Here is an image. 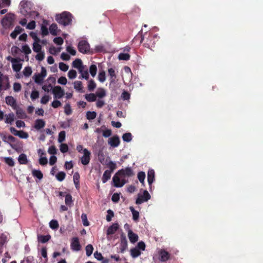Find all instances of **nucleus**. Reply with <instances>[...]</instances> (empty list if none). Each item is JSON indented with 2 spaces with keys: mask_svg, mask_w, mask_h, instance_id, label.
Returning <instances> with one entry per match:
<instances>
[{
  "mask_svg": "<svg viewBox=\"0 0 263 263\" xmlns=\"http://www.w3.org/2000/svg\"><path fill=\"white\" fill-rule=\"evenodd\" d=\"M78 48L79 52L85 54L89 51L90 46L87 41L85 40H81L78 43Z\"/></svg>",
  "mask_w": 263,
  "mask_h": 263,
  "instance_id": "20e7f679",
  "label": "nucleus"
},
{
  "mask_svg": "<svg viewBox=\"0 0 263 263\" xmlns=\"http://www.w3.org/2000/svg\"><path fill=\"white\" fill-rule=\"evenodd\" d=\"M60 150L63 153H65L68 152V147L66 144L62 143L60 146Z\"/></svg>",
  "mask_w": 263,
  "mask_h": 263,
  "instance_id": "680f3d73",
  "label": "nucleus"
},
{
  "mask_svg": "<svg viewBox=\"0 0 263 263\" xmlns=\"http://www.w3.org/2000/svg\"><path fill=\"white\" fill-rule=\"evenodd\" d=\"M14 109L16 110V114L18 118L25 119L27 118L26 114L22 108L17 106Z\"/></svg>",
  "mask_w": 263,
  "mask_h": 263,
  "instance_id": "dca6fc26",
  "label": "nucleus"
},
{
  "mask_svg": "<svg viewBox=\"0 0 263 263\" xmlns=\"http://www.w3.org/2000/svg\"><path fill=\"white\" fill-rule=\"evenodd\" d=\"M85 249L87 256H90L92 254L93 250V246L89 244L86 247Z\"/></svg>",
  "mask_w": 263,
  "mask_h": 263,
  "instance_id": "8fccbe9b",
  "label": "nucleus"
},
{
  "mask_svg": "<svg viewBox=\"0 0 263 263\" xmlns=\"http://www.w3.org/2000/svg\"><path fill=\"white\" fill-rule=\"evenodd\" d=\"M107 212V214L106 215V220L109 222L111 220L112 218L114 216V214L113 211L110 209L108 210Z\"/></svg>",
  "mask_w": 263,
  "mask_h": 263,
  "instance_id": "bf43d9fd",
  "label": "nucleus"
},
{
  "mask_svg": "<svg viewBox=\"0 0 263 263\" xmlns=\"http://www.w3.org/2000/svg\"><path fill=\"white\" fill-rule=\"evenodd\" d=\"M122 139L124 141L129 142L132 140V135L130 133H126L123 135Z\"/></svg>",
  "mask_w": 263,
  "mask_h": 263,
  "instance_id": "c9c22d12",
  "label": "nucleus"
},
{
  "mask_svg": "<svg viewBox=\"0 0 263 263\" xmlns=\"http://www.w3.org/2000/svg\"><path fill=\"white\" fill-rule=\"evenodd\" d=\"M5 161L10 166H13L14 165V160L11 157L5 158Z\"/></svg>",
  "mask_w": 263,
  "mask_h": 263,
  "instance_id": "052dcab7",
  "label": "nucleus"
},
{
  "mask_svg": "<svg viewBox=\"0 0 263 263\" xmlns=\"http://www.w3.org/2000/svg\"><path fill=\"white\" fill-rule=\"evenodd\" d=\"M6 102L11 106L13 109H15L17 106L16 100L12 96H7L6 97Z\"/></svg>",
  "mask_w": 263,
  "mask_h": 263,
  "instance_id": "f8f14e48",
  "label": "nucleus"
},
{
  "mask_svg": "<svg viewBox=\"0 0 263 263\" xmlns=\"http://www.w3.org/2000/svg\"><path fill=\"white\" fill-rule=\"evenodd\" d=\"M120 175L118 174L117 172L112 178V182L114 185L116 187H121L124 185V182L121 183V180L120 178Z\"/></svg>",
  "mask_w": 263,
  "mask_h": 263,
  "instance_id": "9b49d317",
  "label": "nucleus"
},
{
  "mask_svg": "<svg viewBox=\"0 0 263 263\" xmlns=\"http://www.w3.org/2000/svg\"><path fill=\"white\" fill-rule=\"evenodd\" d=\"M5 116L6 117L5 120L6 123L11 124L12 122L14 121V114L13 112H11L8 114V115H6Z\"/></svg>",
  "mask_w": 263,
  "mask_h": 263,
  "instance_id": "cd10ccee",
  "label": "nucleus"
},
{
  "mask_svg": "<svg viewBox=\"0 0 263 263\" xmlns=\"http://www.w3.org/2000/svg\"><path fill=\"white\" fill-rule=\"evenodd\" d=\"M97 113L95 111H88L86 113V118L88 120H93L96 118Z\"/></svg>",
  "mask_w": 263,
  "mask_h": 263,
  "instance_id": "a19ab883",
  "label": "nucleus"
},
{
  "mask_svg": "<svg viewBox=\"0 0 263 263\" xmlns=\"http://www.w3.org/2000/svg\"><path fill=\"white\" fill-rule=\"evenodd\" d=\"M97 71V67L96 65L92 64L89 67V72L92 77H94Z\"/></svg>",
  "mask_w": 263,
  "mask_h": 263,
  "instance_id": "79ce46f5",
  "label": "nucleus"
},
{
  "mask_svg": "<svg viewBox=\"0 0 263 263\" xmlns=\"http://www.w3.org/2000/svg\"><path fill=\"white\" fill-rule=\"evenodd\" d=\"M49 31L50 33L55 36L58 34V26L56 24L53 23L49 26Z\"/></svg>",
  "mask_w": 263,
  "mask_h": 263,
  "instance_id": "c756f323",
  "label": "nucleus"
},
{
  "mask_svg": "<svg viewBox=\"0 0 263 263\" xmlns=\"http://www.w3.org/2000/svg\"><path fill=\"white\" fill-rule=\"evenodd\" d=\"M83 156L81 158V163L86 165L89 164L90 160V152L86 148L83 149Z\"/></svg>",
  "mask_w": 263,
  "mask_h": 263,
  "instance_id": "6e6552de",
  "label": "nucleus"
},
{
  "mask_svg": "<svg viewBox=\"0 0 263 263\" xmlns=\"http://www.w3.org/2000/svg\"><path fill=\"white\" fill-rule=\"evenodd\" d=\"M128 237L132 243H135L138 240V235L134 233L132 230L128 231Z\"/></svg>",
  "mask_w": 263,
  "mask_h": 263,
  "instance_id": "f3484780",
  "label": "nucleus"
},
{
  "mask_svg": "<svg viewBox=\"0 0 263 263\" xmlns=\"http://www.w3.org/2000/svg\"><path fill=\"white\" fill-rule=\"evenodd\" d=\"M160 260L161 261H166L168 260L170 257V254L164 250H161L159 251Z\"/></svg>",
  "mask_w": 263,
  "mask_h": 263,
  "instance_id": "4468645a",
  "label": "nucleus"
},
{
  "mask_svg": "<svg viewBox=\"0 0 263 263\" xmlns=\"http://www.w3.org/2000/svg\"><path fill=\"white\" fill-rule=\"evenodd\" d=\"M117 174H119L120 177H130L134 175V172L130 167H126L125 169H121L117 172Z\"/></svg>",
  "mask_w": 263,
  "mask_h": 263,
  "instance_id": "1a4fd4ad",
  "label": "nucleus"
},
{
  "mask_svg": "<svg viewBox=\"0 0 263 263\" xmlns=\"http://www.w3.org/2000/svg\"><path fill=\"white\" fill-rule=\"evenodd\" d=\"M30 36L34 40V43L41 42L40 39L37 37V34L33 32L30 33Z\"/></svg>",
  "mask_w": 263,
  "mask_h": 263,
  "instance_id": "e2e57ef3",
  "label": "nucleus"
},
{
  "mask_svg": "<svg viewBox=\"0 0 263 263\" xmlns=\"http://www.w3.org/2000/svg\"><path fill=\"white\" fill-rule=\"evenodd\" d=\"M22 52H23L25 54L28 55L31 52V50L28 45H25L22 46Z\"/></svg>",
  "mask_w": 263,
  "mask_h": 263,
  "instance_id": "864d4df0",
  "label": "nucleus"
},
{
  "mask_svg": "<svg viewBox=\"0 0 263 263\" xmlns=\"http://www.w3.org/2000/svg\"><path fill=\"white\" fill-rule=\"evenodd\" d=\"M70 248L71 249L74 251H79L81 250L82 246L80 243L78 237H75L71 239Z\"/></svg>",
  "mask_w": 263,
  "mask_h": 263,
  "instance_id": "423d86ee",
  "label": "nucleus"
},
{
  "mask_svg": "<svg viewBox=\"0 0 263 263\" xmlns=\"http://www.w3.org/2000/svg\"><path fill=\"white\" fill-rule=\"evenodd\" d=\"M13 70L15 72H18L22 68V64L18 63H13L12 65Z\"/></svg>",
  "mask_w": 263,
  "mask_h": 263,
  "instance_id": "a18cd8bd",
  "label": "nucleus"
},
{
  "mask_svg": "<svg viewBox=\"0 0 263 263\" xmlns=\"http://www.w3.org/2000/svg\"><path fill=\"white\" fill-rule=\"evenodd\" d=\"M98 80L101 82H104L105 81L106 75L104 70H102L99 72L98 74Z\"/></svg>",
  "mask_w": 263,
  "mask_h": 263,
  "instance_id": "58836bf2",
  "label": "nucleus"
},
{
  "mask_svg": "<svg viewBox=\"0 0 263 263\" xmlns=\"http://www.w3.org/2000/svg\"><path fill=\"white\" fill-rule=\"evenodd\" d=\"M155 180V171L154 170H149L147 172V181L148 184L151 187L152 184Z\"/></svg>",
  "mask_w": 263,
  "mask_h": 263,
  "instance_id": "2eb2a0df",
  "label": "nucleus"
},
{
  "mask_svg": "<svg viewBox=\"0 0 263 263\" xmlns=\"http://www.w3.org/2000/svg\"><path fill=\"white\" fill-rule=\"evenodd\" d=\"M96 95L99 98H102L106 96L105 90L102 88H100L98 89Z\"/></svg>",
  "mask_w": 263,
  "mask_h": 263,
  "instance_id": "e433bc0d",
  "label": "nucleus"
},
{
  "mask_svg": "<svg viewBox=\"0 0 263 263\" xmlns=\"http://www.w3.org/2000/svg\"><path fill=\"white\" fill-rule=\"evenodd\" d=\"M0 137L4 142L8 143L13 149H17L16 145L11 143V142H15L16 141V139L15 137L11 135L7 136L3 133L2 134H0Z\"/></svg>",
  "mask_w": 263,
  "mask_h": 263,
  "instance_id": "7ed1b4c3",
  "label": "nucleus"
},
{
  "mask_svg": "<svg viewBox=\"0 0 263 263\" xmlns=\"http://www.w3.org/2000/svg\"><path fill=\"white\" fill-rule=\"evenodd\" d=\"M53 42L58 45H61L63 44L64 41L61 37H57L53 39Z\"/></svg>",
  "mask_w": 263,
  "mask_h": 263,
  "instance_id": "338daca9",
  "label": "nucleus"
},
{
  "mask_svg": "<svg viewBox=\"0 0 263 263\" xmlns=\"http://www.w3.org/2000/svg\"><path fill=\"white\" fill-rule=\"evenodd\" d=\"M96 87V84L95 82L94 81V80H93L92 79L90 80L88 82V90L90 91H93V90L95 89V88Z\"/></svg>",
  "mask_w": 263,
  "mask_h": 263,
  "instance_id": "ea45409f",
  "label": "nucleus"
},
{
  "mask_svg": "<svg viewBox=\"0 0 263 263\" xmlns=\"http://www.w3.org/2000/svg\"><path fill=\"white\" fill-rule=\"evenodd\" d=\"M72 196L70 194H68L65 196V202L67 205H70L72 203Z\"/></svg>",
  "mask_w": 263,
  "mask_h": 263,
  "instance_id": "09e8293b",
  "label": "nucleus"
},
{
  "mask_svg": "<svg viewBox=\"0 0 263 263\" xmlns=\"http://www.w3.org/2000/svg\"><path fill=\"white\" fill-rule=\"evenodd\" d=\"M127 247V241L125 236H122L121 240L120 252L123 253Z\"/></svg>",
  "mask_w": 263,
  "mask_h": 263,
  "instance_id": "b1692460",
  "label": "nucleus"
},
{
  "mask_svg": "<svg viewBox=\"0 0 263 263\" xmlns=\"http://www.w3.org/2000/svg\"><path fill=\"white\" fill-rule=\"evenodd\" d=\"M66 177V174L64 172H60L56 175V178L59 181H62Z\"/></svg>",
  "mask_w": 263,
  "mask_h": 263,
  "instance_id": "37998d69",
  "label": "nucleus"
},
{
  "mask_svg": "<svg viewBox=\"0 0 263 263\" xmlns=\"http://www.w3.org/2000/svg\"><path fill=\"white\" fill-rule=\"evenodd\" d=\"M52 93L54 99H61L65 95L64 90L60 86H56L52 89Z\"/></svg>",
  "mask_w": 263,
  "mask_h": 263,
  "instance_id": "0eeeda50",
  "label": "nucleus"
},
{
  "mask_svg": "<svg viewBox=\"0 0 263 263\" xmlns=\"http://www.w3.org/2000/svg\"><path fill=\"white\" fill-rule=\"evenodd\" d=\"M108 143L112 147H118L120 143V140L118 135H115L109 138Z\"/></svg>",
  "mask_w": 263,
  "mask_h": 263,
  "instance_id": "9d476101",
  "label": "nucleus"
},
{
  "mask_svg": "<svg viewBox=\"0 0 263 263\" xmlns=\"http://www.w3.org/2000/svg\"><path fill=\"white\" fill-rule=\"evenodd\" d=\"M85 98L88 102H91L96 101L97 96L93 93H87L85 95Z\"/></svg>",
  "mask_w": 263,
  "mask_h": 263,
  "instance_id": "c85d7f7f",
  "label": "nucleus"
},
{
  "mask_svg": "<svg viewBox=\"0 0 263 263\" xmlns=\"http://www.w3.org/2000/svg\"><path fill=\"white\" fill-rule=\"evenodd\" d=\"M32 69L30 67H26L23 70V74L26 77H29L32 73Z\"/></svg>",
  "mask_w": 263,
  "mask_h": 263,
  "instance_id": "de8ad7c7",
  "label": "nucleus"
},
{
  "mask_svg": "<svg viewBox=\"0 0 263 263\" xmlns=\"http://www.w3.org/2000/svg\"><path fill=\"white\" fill-rule=\"evenodd\" d=\"M72 65L73 67L77 68L79 71L80 70V69H84L82 61L80 59H77L74 61H73Z\"/></svg>",
  "mask_w": 263,
  "mask_h": 263,
  "instance_id": "6ab92c4d",
  "label": "nucleus"
},
{
  "mask_svg": "<svg viewBox=\"0 0 263 263\" xmlns=\"http://www.w3.org/2000/svg\"><path fill=\"white\" fill-rule=\"evenodd\" d=\"M24 29L19 26H16L13 31L10 34V36L12 39H15L17 35L21 33Z\"/></svg>",
  "mask_w": 263,
  "mask_h": 263,
  "instance_id": "412c9836",
  "label": "nucleus"
},
{
  "mask_svg": "<svg viewBox=\"0 0 263 263\" xmlns=\"http://www.w3.org/2000/svg\"><path fill=\"white\" fill-rule=\"evenodd\" d=\"M40 42L33 43V50L35 52H41L42 46L39 44Z\"/></svg>",
  "mask_w": 263,
  "mask_h": 263,
  "instance_id": "c03bdc74",
  "label": "nucleus"
},
{
  "mask_svg": "<svg viewBox=\"0 0 263 263\" xmlns=\"http://www.w3.org/2000/svg\"><path fill=\"white\" fill-rule=\"evenodd\" d=\"M29 4H30V3L26 0H23L21 2L20 6L21 7V13H22L23 14H25V12L27 13H28V11L26 9L28 7V6Z\"/></svg>",
  "mask_w": 263,
  "mask_h": 263,
  "instance_id": "4be33fe9",
  "label": "nucleus"
},
{
  "mask_svg": "<svg viewBox=\"0 0 263 263\" xmlns=\"http://www.w3.org/2000/svg\"><path fill=\"white\" fill-rule=\"evenodd\" d=\"M77 72L75 70L71 69L68 72V77L70 79H73L77 77Z\"/></svg>",
  "mask_w": 263,
  "mask_h": 263,
  "instance_id": "13d9d810",
  "label": "nucleus"
},
{
  "mask_svg": "<svg viewBox=\"0 0 263 263\" xmlns=\"http://www.w3.org/2000/svg\"><path fill=\"white\" fill-rule=\"evenodd\" d=\"M45 125V122L43 119H37L35 121L34 127L37 130H40L43 128Z\"/></svg>",
  "mask_w": 263,
  "mask_h": 263,
  "instance_id": "aec40b11",
  "label": "nucleus"
},
{
  "mask_svg": "<svg viewBox=\"0 0 263 263\" xmlns=\"http://www.w3.org/2000/svg\"><path fill=\"white\" fill-rule=\"evenodd\" d=\"M80 175L78 172H76L73 176V182L77 190L80 189Z\"/></svg>",
  "mask_w": 263,
  "mask_h": 263,
  "instance_id": "5701e85b",
  "label": "nucleus"
},
{
  "mask_svg": "<svg viewBox=\"0 0 263 263\" xmlns=\"http://www.w3.org/2000/svg\"><path fill=\"white\" fill-rule=\"evenodd\" d=\"M18 161L21 164H26L28 163L27 156L25 154H21L19 155Z\"/></svg>",
  "mask_w": 263,
  "mask_h": 263,
  "instance_id": "a878e982",
  "label": "nucleus"
},
{
  "mask_svg": "<svg viewBox=\"0 0 263 263\" xmlns=\"http://www.w3.org/2000/svg\"><path fill=\"white\" fill-rule=\"evenodd\" d=\"M138 178L139 180V181L142 183L144 184V179L145 178V174L144 172H140L138 174Z\"/></svg>",
  "mask_w": 263,
  "mask_h": 263,
  "instance_id": "3c124183",
  "label": "nucleus"
},
{
  "mask_svg": "<svg viewBox=\"0 0 263 263\" xmlns=\"http://www.w3.org/2000/svg\"><path fill=\"white\" fill-rule=\"evenodd\" d=\"M59 68L63 71H66L68 69V66L63 62H60L59 63Z\"/></svg>",
  "mask_w": 263,
  "mask_h": 263,
  "instance_id": "0e129e2a",
  "label": "nucleus"
},
{
  "mask_svg": "<svg viewBox=\"0 0 263 263\" xmlns=\"http://www.w3.org/2000/svg\"><path fill=\"white\" fill-rule=\"evenodd\" d=\"M151 198V195L146 190H144L143 194H138V197L136 201L137 204H140L144 202L148 201Z\"/></svg>",
  "mask_w": 263,
  "mask_h": 263,
  "instance_id": "39448f33",
  "label": "nucleus"
},
{
  "mask_svg": "<svg viewBox=\"0 0 263 263\" xmlns=\"http://www.w3.org/2000/svg\"><path fill=\"white\" fill-rule=\"evenodd\" d=\"M141 253V251L136 247L130 249V255L133 258L138 257Z\"/></svg>",
  "mask_w": 263,
  "mask_h": 263,
  "instance_id": "7c9ffc66",
  "label": "nucleus"
},
{
  "mask_svg": "<svg viewBox=\"0 0 263 263\" xmlns=\"http://www.w3.org/2000/svg\"><path fill=\"white\" fill-rule=\"evenodd\" d=\"M16 136H18L22 139H27L28 137V134L23 130H20L18 131Z\"/></svg>",
  "mask_w": 263,
  "mask_h": 263,
  "instance_id": "603ef678",
  "label": "nucleus"
},
{
  "mask_svg": "<svg viewBox=\"0 0 263 263\" xmlns=\"http://www.w3.org/2000/svg\"><path fill=\"white\" fill-rule=\"evenodd\" d=\"M81 73V77L79 78H83L87 80L89 79V74L87 70H84V69H80L79 71Z\"/></svg>",
  "mask_w": 263,
  "mask_h": 263,
  "instance_id": "72a5a7b5",
  "label": "nucleus"
},
{
  "mask_svg": "<svg viewBox=\"0 0 263 263\" xmlns=\"http://www.w3.org/2000/svg\"><path fill=\"white\" fill-rule=\"evenodd\" d=\"M49 226L52 230H57L59 227V224L57 220L53 219L50 221Z\"/></svg>",
  "mask_w": 263,
  "mask_h": 263,
  "instance_id": "f704fd0d",
  "label": "nucleus"
},
{
  "mask_svg": "<svg viewBox=\"0 0 263 263\" xmlns=\"http://www.w3.org/2000/svg\"><path fill=\"white\" fill-rule=\"evenodd\" d=\"M65 132L61 131L59 134L58 141L59 143H62L65 140Z\"/></svg>",
  "mask_w": 263,
  "mask_h": 263,
  "instance_id": "4d7b16f0",
  "label": "nucleus"
},
{
  "mask_svg": "<svg viewBox=\"0 0 263 263\" xmlns=\"http://www.w3.org/2000/svg\"><path fill=\"white\" fill-rule=\"evenodd\" d=\"M51 236L49 235H38L37 239L38 241L41 243H46L49 240Z\"/></svg>",
  "mask_w": 263,
  "mask_h": 263,
  "instance_id": "bb28decb",
  "label": "nucleus"
},
{
  "mask_svg": "<svg viewBox=\"0 0 263 263\" xmlns=\"http://www.w3.org/2000/svg\"><path fill=\"white\" fill-rule=\"evenodd\" d=\"M64 112L66 115H70L72 111L69 103H67L64 107Z\"/></svg>",
  "mask_w": 263,
  "mask_h": 263,
  "instance_id": "49530a36",
  "label": "nucleus"
},
{
  "mask_svg": "<svg viewBox=\"0 0 263 263\" xmlns=\"http://www.w3.org/2000/svg\"><path fill=\"white\" fill-rule=\"evenodd\" d=\"M81 219L83 222V224L84 226H88L89 223L87 220V215L85 213H83L81 215Z\"/></svg>",
  "mask_w": 263,
  "mask_h": 263,
  "instance_id": "6e6d98bb",
  "label": "nucleus"
},
{
  "mask_svg": "<svg viewBox=\"0 0 263 263\" xmlns=\"http://www.w3.org/2000/svg\"><path fill=\"white\" fill-rule=\"evenodd\" d=\"M34 78L35 83L37 84H41L42 83L44 78L41 76V75L39 73L37 74H35L34 76Z\"/></svg>",
  "mask_w": 263,
  "mask_h": 263,
  "instance_id": "5fc2aeb1",
  "label": "nucleus"
},
{
  "mask_svg": "<svg viewBox=\"0 0 263 263\" xmlns=\"http://www.w3.org/2000/svg\"><path fill=\"white\" fill-rule=\"evenodd\" d=\"M111 174V171H109V170H106L104 172L102 178V180L103 183H106L109 179H110Z\"/></svg>",
  "mask_w": 263,
  "mask_h": 263,
  "instance_id": "393cba45",
  "label": "nucleus"
},
{
  "mask_svg": "<svg viewBox=\"0 0 263 263\" xmlns=\"http://www.w3.org/2000/svg\"><path fill=\"white\" fill-rule=\"evenodd\" d=\"M108 73L110 78V83H115L117 78V74L115 70L112 68H109L108 69Z\"/></svg>",
  "mask_w": 263,
  "mask_h": 263,
  "instance_id": "ddd939ff",
  "label": "nucleus"
},
{
  "mask_svg": "<svg viewBox=\"0 0 263 263\" xmlns=\"http://www.w3.org/2000/svg\"><path fill=\"white\" fill-rule=\"evenodd\" d=\"M32 174L34 177L37 178L40 180L42 179L43 177V175L40 170H33L32 171Z\"/></svg>",
  "mask_w": 263,
  "mask_h": 263,
  "instance_id": "473e14b6",
  "label": "nucleus"
},
{
  "mask_svg": "<svg viewBox=\"0 0 263 263\" xmlns=\"http://www.w3.org/2000/svg\"><path fill=\"white\" fill-rule=\"evenodd\" d=\"M119 229V224L118 223H114L110 226L107 230V235H112L116 233V232Z\"/></svg>",
  "mask_w": 263,
  "mask_h": 263,
  "instance_id": "a211bd4d",
  "label": "nucleus"
},
{
  "mask_svg": "<svg viewBox=\"0 0 263 263\" xmlns=\"http://www.w3.org/2000/svg\"><path fill=\"white\" fill-rule=\"evenodd\" d=\"M118 58L120 60L127 61L130 59V55L128 53H121L119 54Z\"/></svg>",
  "mask_w": 263,
  "mask_h": 263,
  "instance_id": "4c0bfd02",
  "label": "nucleus"
},
{
  "mask_svg": "<svg viewBox=\"0 0 263 263\" xmlns=\"http://www.w3.org/2000/svg\"><path fill=\"white\" fill-rule=\"evenodd\" d=\"M72 17L70 12L64 11L61 14H57L55 20L60 25L66 26L71 24Z\"/></svg>",
  "mask_w": 263,
  "mask_h": 263,
  "instance_id": "f03ea898",
  "label": "nucleus"
},
{
  "mask_svg": "<svg viewBox=\"0 0 263 263\" xmlns=\"http://www.w3.org/2000/svg\"><path fill=\"white\" fill-rule=\"evenodd\" d=\"M74 88L79 92H83V86L81 81H77L74 82Z\"/></svg>",
  "mask_w": 263,
  "mask_h": 263,
  "instance_id": "2f4dec72",
  "label": "nucleus"
},
{
  "mask_svg": "<svg viewBox=\"0 0 263 263\" xmlns=\"http://www.w3.org/2000/svg\"><path fill=\"white\" fill-rule=\"evenodd\" d=\"M39 97V92L37 90H33L31 93L30 97L32 100L37 99Z\"/></svg>",
  "mask_w": 263,
  "mask_h": 263,
  "instance_id": "69168bd1",
  "label": "nucleus"
},
{
  "mask_svg": "<svg viewBox=\"0 0 263 263\" xmlns=\"http://www.w3.org/2000/svg\"><path fill=\"white\" fill-rule=\"evenodd\" d=\"M45 58V54L44 52H37V54L35 56V59L40 61H41L44 60Z\"/></svg>",
  "mask_w": 263,
  "mask_h": 263,
  "instance_id": "774afa93",
  "label": "nucleus"
},
{
  "mask_svg": "<svg viewBox=\"0 0 263 263\" xmlns=\"http://www.w3.org/2000/svg\"><path fill=\"white\" fill-rule=\"evenodd\" d=\"M159 37L156 34L145 33L141 39L140 42L143 46L147 48L152 49L155 47L156 43L158 41Z\"/></svg>",
  "mask_w": 263,
  "mask_h": 263,
  "instance_id": "f257e3e1",
  "label": "nucleus"
}]
</instances>
